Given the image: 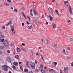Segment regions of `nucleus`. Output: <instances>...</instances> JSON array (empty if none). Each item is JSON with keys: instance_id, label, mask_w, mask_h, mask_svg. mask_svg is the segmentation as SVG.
Here are the masks:
<instances>
[{"instance_id": "6e6d98bb", "label": "nucleus", "mask_w": 73, "mask_h": 73, "mask_svg": "<svg viewBox=\"0 0 73 73\" xmlns=\"http://www.w3.org/2000/svg\"><path fill=\"white\" fill-rule=\"evenodd\" d=\"M60 73H62V70H61L60 69Z\"/></svg>"}, {"instance_id": "b1692460", "label": "nucleus", "mask_w": 73, "mask_h": 73, "mask_svg": "<svg viewBox=\"0 0 73 73\" xmlns=\"http://www.w3.org/2000/svg\"><path fill=\"white\" fill-rule=\"evenodd\" d=\"M63 53H64V54H65V53H66V52H65V50L64 48L63 49Z\"/></svg>"}, {"instance_id": "423d86ee", "label": "nucleus", "mask_w": 73, "mask_h": 73, "mask_svg": "<svg viewBox=\"0 0 73 73\" xmlns=\"http://www.w3.org/2000/svg\"><path fill=\"white\" fill-rule=\"evenodd\" d=\"M39 70L42 73H45V70H44L43 69H41V68H40L39 69Z\"/></svg>"}, {"instance_id": "a18cd8bd", "label": "nucleus", "mask_w": 73, "mask_h": 73, "mask_svg": "<svg viewBox=\"0 0 73 73\" xmlns=\"http://www.w3.org/2000/svg\"><path fill=\"white\" fill-rule=\"evenodd\" d=\"M35 62L36 64H37V61L36 60H35Z\"/></svg>"}, {"instance_id": "7ed1b4c3", "label": "nucleus", "mask_w": 73, "mask_h": 73, "mask_svg": "<svg viewBox=\"0 0 73 73\" xmlns=\"http://www.w3.org/2000/svg\"><path fill=\"white\" fill-rule=\"evenodd\" d=\"M3 43L4 46H8V45H9V43L8 42V41H7V40H5L4 42Z\"/></svg>"}, {"instance_id": "c03bdc74", "label": "nucleus", "mask_w": 73, "mask_h": 73, "mask_svg": "<svg viewBox=\"0 0 73 73\" xmlns=\"http://www.w3.org/2000/svg\"><path fill=\"white\" fill-rule=\"evenodd\" d=\"M40 56H41V57L42 58V60H44V58H43V56H42L41 54H40Z\"/></svg>"}, {"instance_id": "0e129e2a", "label": "nucleus", "mask_w": 73, "mask_h": 73, "mask_svg": "<svg viewBox=\"0 0 73 73\" xmlns=\"http://www.w3.org/2000/svg\"><path fill=\"white\" fill-rule=\"evenodd\" d=\"M1 37H2V38H4V36H1Z\"/></svg>"}, {"instance_id": "0eeeda50", "label": "nucleus", "mask_w": 73, "mask_h": 73, "mask_svg": "<svg viewBox=\"0 0 73 73\" xmlns=\"http://www.w3.org/2000/svg\"><path fill=\"white\" fill-rule=\"evenodd\" d=\"M11 31L13 32L14 30H15V28H14V27L13 26H12V25H11Z\"/></svg>"}, {"instance_id": "8fccbe9b", "label": "nucleus", "mask_w": 73, "mask_h": 73, "mask_svg": "<svg viewBox=\"0 0 73 73\" xmlns=\"http://www.w3.org/2000/svg\"><path fill=\"white\" fill-rule=\"evenodd\" d=\"M68 23H70V20H68Z\"/></svg>"}, {"instance_id": "69168bd1", "label": "nucleus", "mask_w": 73, "mask_h": 73, "mask_svg": "<svg viewBox=\"0 0 73 73\" xmlns=\"http://www.w3.org/2000/svg\"><path fill=\"white\" fill-rule=\"evenodd\" d=\"M39 49H41L42 48H41V46H40L39 47Z\"/></svg>"}, {"instance_id": "de8ad7c7", "label": "nucleus", "mask_w": 73, "mask_h": 73, "mask_svg": "<svg viewBox=\"0 0 73 73\" xmlns=\"http://www.w3.org/2000/svg\"><path fill=\"white\" fill-rule=\"evenodd\" d=\"M21 64H22V63L21 62H19V65H21Z\"/></svg>"}, {"instance_id": "f3484780", "label": "nucleus", "mask_w": 73, "mask_h": 73, "mask_svg": "<svg viewBox=\"0 0 73 73\" xmlns=\"http://www.w3.org/2000/svg\"><path fill=\"white\" fill-rule=\"evenodd\" d=\"M4 4L5 5H6V6H9V4H8L5 3H4Z\"/></svg>"}, {"instance_id": "ddd939ff", "label": "nucleus", "mask_w": 73, "mask_h": 73, "mask_svg": "<svg viewBox=\"0 0 73 73\" xmlns=\"http://www.w3.org/2000/svg\"><path fill=\"white\" fill-rule=\"evenodd\" d=\"M13 64L14 65H15V66H17L18 65V63L17 62H14Z\"/></svg>"}, {"instance_id": "c85d7f7f", "label": "nucleus", "mask_w": 73, "mask_h": 73, "mask_svg": "<svg viewBox=\"0 0 73 73\" xmlns=\"http://www.w3.org/2000/svg\"><path fill=\"white\" fill-rule=\"evenodd\" d=\"M13 69H16V67L14 66H13Z\"/></svg>"}, {"instance_id": "4be33fe9", "label": "nucleus", "mask_w": 73, "mask_h": 73, "mask_svg": "<svg viewBox=\"0 0 73 73\" xmlns=\"http://www.w3.org/2000/svg\"><path fill=\"white\" fill-rule=\"evenodd\" d=\"M53 73H57V71L53 70V72H52Z\"/></svg>"}, {"instance_id": "e433bc0d", "label": "nucleus", "mask_w": 73, "mask_h": 73, "mask_svg": "<svg viewBox=\"0 0 73 73\" xmlns=\"http://www.w3.org/2000/svg\"><path fill=\"white\" fill-rule=\"evenodd\" d=\"M5 28V25H3L2 27V29H4Z\"/></svg>"}, {"instance_id": "39448f33", "label": "nucleus", "mask_w": 73, "mask_h": 73, "mask_svg": "<svg viewBox=\"0 0 73 73\" xmlns=\"http://www.w3.org/2000/svg\"><path fill=\"white\" fill-rule=\"evenodd\" d=\"M33 13L35 15V16H37V15H38L37 13H36V12L35 11V9H33Z\"/></svg>"}, {"instance_id": "052dcab7", "label": "nucleus", "mask_w": 73, "mask_h": 73, "mask_svg": "<svg viewBox=\"0 0 73 73\" xmlns=\"http://www.w3.org/2000/svg\"><path fill=\"white\" fill-rule=\"evenodd\" d=\"M32 10L31 9L30 10V12L31 13H32Z\"/></svg>"}, {"instance_id": "bb28decb", "label": "nucleus", "mask_w": 73, "mask_h": 73, "mask_svg": "<svg viewBox=\"0 0 73 73\" xmlns=\"http://www.w3.org/2000/svg\"><path fill=\"white\" fill-rule=\"evenodd\" d=\"M55 11H56L55 12H56V13L57 14H58V10H57V9H56Z\"/></svg>"}, {"instance_id": "37998d69", "label": "nucleus", "mask_w": 73, "mask_h": 73, "mask_svg": "<svg viewBox=\"0 0 73 73\" xmlns=\"http://www.w3.org/2000/svg\"><path fill=\"white\" fill-rule=\"evenodd\" d=\"M57 46V44H54V45L53 46L54 47H56V46Z\"/></svg>"}, {"instance_id": "a211bd4d", "label": "nucleus", "mask_w": 73, "mask_h": 73, "mask_svg": "<svg viewBox=\"0 0 73 73\" xmlns=\"http://www.w3.org/2000/svg\"><path fill=\"white\" fill-rule=\"evenodd\" d=\"M15 58L17 59L19 58V56L18 55H17L15 56Z\"/></svg>"}, {"instance_id": "c9c22d12", "label": "nucleus", "mask_w": 73, "mask_h": 73, "mask_svg": "<svg viewBox=\"0 0 73 73\" xmlns=\"http://www.w3.org/2000/svg\"><path fill=\"white\" fill-rule=\"evenodd\" d=\"M14 11L15 12H17V9H14Z\"/></svg>"}, {"instance_id": "6ab92c4d", "label": "nucleus", "mask_w": 73, "mask_h": 73, "mask_svg": "<svg viewBox=\"0 0 73 73\" xmlns=\"http://www.w3.org/2000/svg\"><path fill=\"white\" fill-rule=\"evenodd\" d=\"M32 27H33L32 25H31L30 26H29L28 27V29H31L32 28Z\"/></svg>"}, {"instance_id": "473e14b6", "label": "nucleus", "mask_w": 73, "mask_h": 73, "mask_svg": "<svg viewBox=\"0 0 73 73\" xmlns=\"http://www.w3.org/2000/svg\"><path fill=\"white\" fill-rule=\"evenodd\" d=\"M20 20L21 21H23V20H24V19H23V18H21Z\"/></svg>"}, {"instance_id": "a878e982", "label": "nucleus", "mask_w": 73, "mask_h": 73, "mask_svg": "<svg viewBox=\"0 0 73 73\" xmlns=\"http://www.w3.org/2000/svg\"><path fill=\"white\" fill-rule=\"evenodd\" d=\"M4 47L3 46H1L0 47V49H3Z\"/></svg>"}, {"instance_id": "aec40b11", "label": "nucleus", "mask_w": 73, "mask_h": 73, "mask_svg": "<svg viewBox=\"0 0 73 73\" xmlns=\"http://www.w3.org/2000/svg\"><path fill=\"white\" fill-rule=\"evenodd\" d=\"M22 50H23V51H24V52H26V49L25 48H21Z\"/></svg>"}, {"instance_id": "1a4fd4ad", "label": "nucleus", "mask_w": 73, "mask_h": 73, "mask_svg": "<svg viewBox=\"0 0 73 73\" xmlns=\"http://www.w3.org/2000/svg\"><path fill=\"white\" fill-rule=\"evenodd\" d=\"M48 10L49 13H52V9L51 8L49 7L48 8Z\"/></svg>"}, {"instance_id": "412c9836", "label": "nucleus", "mask_w": 73, "mask_h": 73, "mask_svg": "<svg viewBox=\"0 0 73 73\" xmlns=\"http://www.w3.org/2000/svg\"><path fill=\"white\" fill-rule=\"evenodd\" d=\"M40 68H41V69H42V68H43V65H42V64H41L40 65Z\"/></svg>"}, {"instance_id": "9b49d317", "label": "nucleus", "mask_w": 73, "mask_h": 73, "mask_svg": "<svg viewBox=\"0 0 73 73\" xmlns=\"http://www.w3.org/2000/svg\"><path fill=\"white\" fill-rule=\"evenodd\" d=\"M17 50L18 52H21V50L20 49V48L18 47L17 48Z\"/></svg>"}, {"instance_id": "e2e57ef3", "label": "nucleus", "mask_w": 73, "mask_h": 73, "mask_svg": "<svg viewBox=\"0 0 73 73\" xmlns=\"http://www.w3.org/2000/svg\"><path fill=\"white\" fill-rule=\"evenodd\" d=\"M11 46H13V44L12 43L11 44Z\"/></svg>"}, {"instance_id": "f257e3e1", "label": "nucleus", "mask_w": 73, "mask_h": 73, "mask_svg": "<svg viewBox=\"0 0 73 73\" xmlns=\"http://www.w3.org/2000/svg\"><path fill=\"white\" fill-rule=\"evenodd\" d=\"M26 66L28 68H30L31 67L32 69H33L35 68V64L34 63L28 61H27Z\"/></svg>"}, {"instance_id": "f704fd0d", "label": "nucleus", "mask_w": 73, "mask_h": 73, "mask_svg": "<svg viewBox=\"0 0 73 73\" xmlns=\"http://www.w3.org/2000/svg\"><path fill=\"white\" fill-rule=\"evenodd\" d=\"M22 45L23 46H25V44L24 43H22Z\"/></svg>"}, {"instance_id": "f8f14e48", "label": "nucleus", "mask_w": 73, "mask_h": 73, "mask_svg": "<svg viewBox=\"0 0 73 73\" xmlns=\"http://www.w3.org/2000/svg\"><path fill=\"white\" fill-rule=\"evenodd\" d=\"M52 25L53 26V27L54 28H56V25L52 23Z\"/></svg>"}, {"instance_id": "7c9ffc66", "label": "nucleus", "mask_w": 73, "mask_h": 73, "mask_svg": "<svg viewBox=\"0 0 73 73\" xmlns=\"http://www.w3.org/2000/svg\"><path fill=\"white\" fill-rule=\"evenodd\" d=\"M20 68L21 70H23V67L22 66H20Z\"/></svg>"}, {"instance_id": "bf43d9fd", "label": "nucleus", "mask_w": 73, "mask_h": 73, "mask_svg": "<svg viewBox=\"0 0 73 73\" xmlns=\"http://www.w3.org/2000/svg\"><path fill=\"white\" fill-rule=\"evenodd\" d=\"M29 73H33V71H30V72H29Z\"/></svg>"}, {"instance_id": "cd10ccee", "label": "nucleus", "mask_w": 73, "mask_h": 73, "mask_svg": "<svg viewBox=\"0 0 73 73\" xmlns=\"http://www.w3.org/2000/svg\"><path fill=\"white\" fill-rule=\"evenodd\" d=\"M8 23L9 24H12V22L11 21H10Z\"/></svg>"}, {"instance_id": "3c124183", "label": "nucleus", "mask_w": 73, "mask_h": 73, "mask_svg": "<svg viewBox=\"0 0 73 73\" xmlns=\"http://www.w3.org/2000/svg\"><path fill=\"white\" fill-rule=\"evenodd\" d=\"M46 25H48V22H46Z\"/></svg>"}, {"instance_id": "2f4dec72", "label": "nucleus", "mask_w": 73, "mask_h": 73, "mask_svg": "<svg viewBox=\"0 0 73 73\" xmlns=\"http://www.w3.org/2000/svg\"><path fill=\"white\" fill-rule=\"evenodd\" d=\"M35 72H39V70H38V69H36L35 70Z\"/></svg>"}, {"instance_id": "2eb2a0df", "label": "nucleus", "mask_w": 73, "mask_h": 73, "mask_svg": "<svg viewBox=\"0 0 73 73\" xmlns=\"http://www.w3.org/2000/svg\"><path fill=\"white\" fill-rule=\"evenodd\" d=\"M48 70H49V71H50V72L51 73V72H53V70H54L53 69H51L50 68H49Z\"/></svg>"}, {"instance_id": "c756f323", "label": "nucleus", "mask_w": 73, "mask_h": 73, "mask_svg": "<svg viewBox=\"0 0 73 73\" xmlns=\"http://www.w3.org/2000/svg\"><path fill=\"white\" fill-rule=\"evenodd\" d=\"M64 4H67V3H68V1H64Z\"/></svg>"}, {"instance_id": "393cba45", "label": "nucleus", "mask_w": 73, "mask_h": 73, "mask_svg": "<svg viewBox=\"0 0 73 73\" xmlns=\"http://www.w3.org/2000/svg\"><path fill=\"white\" fill-rule=\"evenodd\" d=\"M46 41L47 42V44H49V40H48V39H47Z\"/></svg>"}, {"instance_id": "ea45409f", "label": "nucleus", "mask_w": 73, "mask_h": 73, "mask_svg": "<svg viewBox=\"0 0 73 73\" xmlns=\"http://www.w3.org/2000/svg\"><path fill=\"white\" fill-rule=\"evenodd\" d=\"M4 39H2L1 40V42H4Z\"/></svg>"}, {"instance_id": "dca6fc26", "label": "nucleus", "mask_w": 73, "mask_h": 73, "mask_svg": "<svg viewBox=\"0 0 73 73\" xmlns=\"http://www.w3.org/2000/svg\"><path fill=\"white\" fill-rule=\"evenodd\" d=\"M24 71L25 72H28V71H29V70H28V69L26 68L25 69Z\"/></svg>"}, {"instance_id": "a19ab883", "label": "nucleus", "mask_w": 73, "mask_h": 73, "mask_svg": "<svg viewBox=\"0 0 73 73\" xmlns=\"http://www.w3.org/2000/svg\"><path fill=\"white\" fill-rule=\"evenodd\" d=\"M57 28H58L59 29H58L59 30H60V26H58L57 27Z\"/></svg>"}, {"instance_id": "603ef678", "label": "nucleus", "mask_w": 73, "mask_h": 73, "mask_svg": "<svg viewBox=\"0 0 73 73\" xmlns=\"http://www.w3.org/2000/svg\"><path fill=\"white\" fill-rule=\"evenodd\" d=\"M71 65L72 66H73V62L71 63Z\"/></svg>"}, {"instance_id": "58836bf2", "label": "nucleus", "mask_w": 73, "mask_h": 73, "mask_svg": "<svg viewBox=\"0 0 73 73\" xmlns=\"http://www.w3.org/2000/svg\"><path fill=\"white\" fill-rule=\"evenodd\" d=\"M7 0V1H8V2H9V3H11V2H12V1H11V0Z\"/></svg>"}, {"instance_id": "5fc2aeb1", "label": "nucleus", "mask_w": 73, "mask_h": 73, "mask_svg": "<svg viewBox=\"0 0 73 73\" xmlns=\"http://www.w3.org/2000/svg\"><path fill=\"white\" fill-rule=\"evenodd\" d=\"M38 54H38V52L36 53V56H38Z\"/></svg>"}, {"instance_id": "6e6552de", "label": "nucleus", "mask_w": 73, "mask_h": 73, "mask_svg": "<svg viewBox=\"0 0 73 73\" xmlns=\"http://www.w3.org/2000/svg\"><path fill=\"white\" fill-rule=\"evenodd\" d=\"M48 17L50 18V21H52V20H53V17H51V15H50L48 16Z\"/></svg>"}, {"instance_id": "f03ea898", "label": "nucleus", "mask_w": 73, "mask_h": 73, "mask_svg": "<svg viewBox=\"0 0 73 73\" xmlns=\"http://www.w3.org/2000/svg\"><path fill=\"white\" fill-rule=\"evenodd\" d=\"M9 67L7 65H4L2 66V68L3 69V70H5V71L7 72V71H8V68Z\"/></svg>"}, {"instance_id": "774afa93", "label": "nucleus", "mask_w": 73, "mask_h": 73, "mask_svg": "<svg viewBox=\"0 0 73 73\" xmlns=\"http://www.w3.org/2000/svg\"><path fill=\"white\" fill-rule=\"evenodd\" d=\"M9 73H11V71H9Z\"/></svg>"}, {"instance_id": "4d7b16f0", "label": "nucleus", "mask_w": 73, "mask_h": 73, "mask_svg": "<svg viewBox=\"0 0 73 73\" xmlns=\"http://www.w3.org/2000/svg\"><path fill=\"white\" fill-rule=\"evenodd\" d=\"M8 25H9V23H8L7 24H6L5 25H6V26H8Z\"/></svg>"}, {"instance_id": "5701e85b", "label": "nucleus", "mask_w": 73, "mask_h": 73, "mask_svg": "<svg viewBox=\"0 0 73 73\" xmlns=\"http://www.w3.org/2000/svg\"><path fill=\"white\" fill-rule=\"evenodd\" d=\"M22 14L23 15V16L24 18H25V19H27V18L25 17V14L23 13H22Z\"/></svg>"}, {"instance_id": "13d9d810", "label": "nucleus", "mask_w": 73, "mask_h": 73, "mask_svg": "<svg viewBox=\"0 0 73 73\" xmlns=\"http://www.w3.org/2000/svg\"><path fill=\"white\" fill-rule=\"evenodd\" d=\"M24 23H22V26H24Z\"/></svg>"}, {"instance_id": "79ce46f5", "label": "nucleus", "mask_w": 73, "mask_h": 73, "mask_svg": "<svg viewBox=\"0 0 73 73\" xmlns=\"http://www.w3.org/2000/svg\"><path fill=\"white\" fill-rule=\"evenodd\" d=\"M27 18L29 20H31V18L29 17H27Z\"/></svg>"}, {"instance_id": "338daca9", "label": "nucleus", "mask_w": 73, "mask_h": 73, "mask_svg": "<svg viewBox=\"0 0 73 73\" xmlns=\"http://www.w3.org/2000/svg\"><path fill=\"white\" fill-rule=\"evenodd\" d=\"M42 18H44V16L43 15H42Z\"/></svg>"}, {"instance_id": "864d4df0", "label": "nucleus", "mask_w": 73, "mask_h": 73, "mask_svg": "<svg viewBox=\"0 0 73 73\" xmlns=\"http://www.w3.org/2000/svg\"><path fill=\"white\" fill-rule=\"evenodd\" d=\"M30 14L31 15V16H33V14L32 13H31Z\"/></svg>"}, {"instance_id": "72a5a7b5", "label": "nucleus", "mask_w": 73, "mask_h": 73, "mask_svg": "<svg viewBox=\"0 0 73 73\" xmlns=\"http://www.w3.org/2000/svg\"><path fill=\"white\" fill-rule=\"evenodd\" d=\"M57 64V63L56 62H55L54 64V65L55 66H56Z\"/></svg>"}, {"instance_id": "4468645a", "label": "nucleus", "mask_w": 73, "mask_h": 73, "mask_svg": "<svg viewBox=\"0 0 73 73\" xmlns=\"http://www.w3.org/2000/svg\"><path fill=\"white\" fill-rule=\"evenodd\" d=\"M11 60L10 59V58H8L7 59V61H8L9 62H10V63H11Z\"/></svg>"}, {"instance_id": "20e7f679", "label": "nucleus", "mask_w": 73, "mask_h": 73, "mask_svg": "<svg viewBox=\"0 0 73 73\" xmlns=\"http://www.w3.org/2000/svg\"><path fill=\"white\" fill-rule=\"evenodd\" d=\"M69 11L70 13V14H71V15H73V13L72 12V7H71L70 6H69Z\"/></svg>"}, {"instance_id": "680f3d73", "label": "nucleus", "mask_w": 73, "mask_h": 73, "mask_svg": "<svg viewBox=\"0 0 73 73\" xmlns=\"http://www.w3.org/2000/svg\"><path fill=\"white\" fill-rule=\"evenodd\" d=\"M27 24H28H28H29V22L27 21Z\"/></svg>"}, {"instance_id": "49530a36", "label": "nucleus", "mask_w": 73, "mask_h": 73, "mask_svg": "<svg viewBox=\"0 0 73 73\" xmlns=\"http://www.w3.org/2000/svg\"><path fill=\"white\" fill-rule=\"evenodd\" d=\"M70 40H71V41H73V40L71 38H70Z\"/></svg>"}, {"instance_id": "4c0bfd02", "label": "nucleus", "mask_w": 73, "mask_h": 73, "mask_svg": "<svg viewBox=\"0 0 73 73\" xmlns=\"http://www.w3.org/2000/svg\"><path fill=\"white\" fill-rule=\"evenodd\" d=\"M67 49L68 50H70V48L69 47H68L67 48Z\"/></svg>"}, {"instance_id": "09e8293b", "label": "nucleus", "mask_w": 73, "mask_h": 73, "mask_svg": "<svg viewBox=\"0 0 73 73\" xmlns=\"http://www.w3.org/2000/svg\"><path fill=\"white\" fill-rule=\"evenodd\" d=\"M7 52L8 53H10V51H9V50H8L7 51Z\"/></svg>"}, {"instance_id": "9d476101", "label": "nucleus", "mask_w": 73, "mask_h": 73, "mask_svg": "<svg viewBox=\"0 0 73 73\" xmlns=\"http://www.w3.org/2000/svg\"><path fill=\"white\" fill-rule=\"evenodd\" d=\"M69 70V68H64V70L65 72H66L67 70Z\"/></svg>"}]
</instances>
